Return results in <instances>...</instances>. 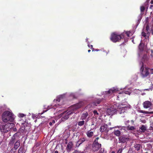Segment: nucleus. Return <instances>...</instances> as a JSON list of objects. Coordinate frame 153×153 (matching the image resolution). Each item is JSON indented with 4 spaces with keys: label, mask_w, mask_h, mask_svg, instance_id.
<instances>
[{
    "label": "nucleus",
    "mask_w": 153,
    "mask_h": 153,
    "mask_svg": "<svg viewBox=\"0 0 153 153\" xmlns=\"http://www.w3.org/2000/svg\"><path fill=\"white\" fill-rule=\"evenodd\" d=\"M134 147L135 148V149L137 150L138 151L140 149V144H137L135 145Z\"/></svg>",
    "instance_id": "27"
},
{
    "label": "nucleus",
    "mask_w": 153,
    "mask_h": 153,
    "mask_svg": "<svg viewBox=\"0 0 153 153\" xmlns=\"http://www.w3.org/2000/svg\"><path fill=\"white\" fill-rule=\"evenodd\" d=\"M149 28V25L146 22V23L145 24L144 26L143 31L142 33V36L146 39L148 38L149 35V33L148 31Z\"/></svg>",
    "instance_id": "8"
},
{
    "label": "nucleus",
    "mask_w": 153,
    "mask_h": 153,
    "mask_svg": "<svg viewBox=\"0 0 153 153\" xmlns=\"http://www.w3.org/2000/svg\"><path fill=\"white\" fill-rule=\"evenodd\" d=\"M70 96L72 97L73 98L75 97L74 94V93H71L70 94Z\"/></svg>",
    "instance_id": "41"
},
{
    "label": "nucleus",
    "mask_w": 153,
    "mask_h": 153,
    "mask_svg": "<svg viewBox=\"0 0 153 153\" xmlns=\"http://www.w3.org/2000/svg\"><path fill=\"white\" fill-rule=\"evenodd\" d=\"M134 40H133V39L132 40V42H134Z\"/></svg>",
    "instance_id": "57"
},
{
    "label": "nucleus",
    "mask_w": 153,
    "mask_h": 153,
    "mask_svg": "<svg viewBox=\"0 0 153 153\" xmlns=\"http://www.w3.org/2000/svg\"><path fill=\"white\" fill-rule=\"evenodd\" d=\"M91 49L93 50L92 51H94V48L92 47L93 46H92V45H91Z\"/></svg>",
    "instance_id": "49"
},
{
    "label": "nucleus",
    "mask_w": 153,
    "mask_h": 153,
    "mask_svg": "<svg viewBox=\"0 0 153 153\" xmlns=\"http://www.w3.org/2000/svg\"><path fill=\"white\" fill-rule=\"evenodd\" d=\"M141 66L140 69V73L143 78L147 76L149 74L150 68L143 65V62L140 63Z\"/></svg>",
    "instance_id": "5"
},
{
    "label": "nucleus",
    "mask_w": 153,
    "mask_h": 153,
    "mask_svg": "<svg viewBox=\"0 0 153 153\" xmlns=\"http://www.w3.org/2000/svg\"><path fill=\"white\" fill-rule=\"evenodd\" d=\"M140 112L144 114H153V111L151 112L146 111L143 110H140Z\"/></svg>",
    "instance_id": "25"
},
{
    "label": "nucleus",
    "mask_w": 153,
    "mask_h": 153,
    "mask_svg": "<svg viewBox=\"0 0 153 153\" xmlns=\"http://www.w3.org/2000/svg\"><path fill=\"white\" fill-rule=\"evenodd\" d=\"M14 143V139L12 138L10 141L9 143V145L10 146H13Z\"/></svg>",
    "instance_id": "29"
},
{
    "label": "nucleus",
    "mask_w": 153,
    "mask_h": 153,
    "mask_svg": "<svg viewBox=\"0 0 153 153\" xmlns=\"http://www.w3.org/2000/svg\"><path fill=\"white\" fill-rule=\"evenodd\" d=\"M13 123H7V124L0 125V130L2 132H7L14 126Z\"/></svg>",
    "instance_id": "6"
},
{
    "label": "nucleus",
    "mask_w": 153,
    "mask_h": 153,
    "mask_svg": "<svg viewBox=\"0 0 153 153\" xmlns=\"http://www.w3.org/2000/svg\"><path fill=\"white\" fill-rule=\"evenodd\" d=\"M49 124L50 126H51L53 125V124L51 121H50V122L49 123Z\"/></svg>",
    "instance_id": "46"
},
{
    "label": "nucleus",
    "mask_w": 153,
    "mask_h": 153,
    "mask_svg": "<svg viewBox=\"0 0 153 153\" xmlns=\"http://www.w3.org/2000/svg\"><path fill=\"white\" fill-rule=\"evenodd\" d=\"M141 94L142 95H145V93H142Z\"/></svg>",
    "instance_id": "51"
},
{
    "label": "nucleus",
    "mask_w": 153,
    "mask_h": 153,
    "mask_svg": "<svg viewBox=\"0 0 153 153\" xmlns=\"http://www.w3.org/2000/svg\"><path fill=\"white\" fill-rule=\"evenodd\" d=\"M114 152H112L111 153H114Z\"/></svg>",
    "instance_id": "59"
},
{
    "label": "nucleus",
    "mask_w": 153,
    "mask_h": 153,
    "mask_svg": "<svg viewBox=\"0 0 153 153\" xmlns=\"http://www.w3.org/2000/svg\"><path fill=\"white\" fill-rule=\"evenodd\" d=\"M85 121L84 120L80 121L78 123V125L79 126H82L84 123Z\"/></svg>",
    "instance_id": "32"
},
{
    "label": "nucleus",
    "mask_w": 153,
    "mask_h": 153,
    "mask_svg": "<svg viewBox=\"0 0 153 153\" xmlns=\"http://www.w3.org/2000/svg\"><path fill=\"white\" fill-rule=\"evenodd\" d=\"M20 143L19 141H17L16 142L14 145V148L16 149L20 146Z\"/></svg>",
    "instance_id": "18"
},
{
    "label": "nucleus",
    "mask_w": 153,
    "mask_h": 153,
    "mask_svg": "<svg viewBox=\"0 0 153 153\" xmlns=\"http://www.w3.org/2000/svg\"><path fill=\"white\" fill-rule=\"evenodd\" d=\"M114 134L117 136H119L120 134V131L119 130H117L114 131Z\"/></svg>",
    "instance_id": "28"
},
{
    "label": "nucleus",
    "mask_w": 153,
    "mask_h": 153,
    "mask_svg": "<svg viewBox=\"0 0 153 153\" xmlns=\"http://www.w3.org/2000/svg\"><path fill=\"white\" fill-rule=\"evenodd\" d=\"M146 153H147V152H146Z\"/></svg>",
    "instance_id": "61"
},
{
    "label": "nucleus",
    "mask_w": 153,
    "mask_h": 153,
    "mask_svg": "<svg viewBox=\"0 0 153 153\" xmlns=\"http://www.w3.org/2000/svg\"><path fill=\"white\" fill-rule=\"evenodd\" d=\"M131 91L130 89L128 90L125 89L124 90L122 91V93H119L118 95L117 96V99L119 100V98L120 97L124 96L125 94L130 95L131 92Z\"/></svg>",
    "instance_id": "9"
},
{
    "label": "nucleus",
    "mask_w": 153,
    "mask_h": 153,
    "mask_svg": "<svg viewBox=\"0 0 153 153\" xmlns=\"http://www.w3.org/2000/svg\"><path fill=\"white\" fill-rule=\"evenodd\" d=\"M73 145V143L71 142L68 143L66 147V149L68 151H69L71 150V149Z\"/></svg>",
    "instance_id": "16"
},
{
    "label": "nucleus",
    "mask_w": 153,
    "mask_h": 153,
    "mask_svg": "<svg viewBox=\"0 0 153 153\" xmlns=\"http://www.w3.org/2000/svg\"><path fill=\"white\" fill-rule=\"evenodd\" d=\"M24 150L22 148H20L19 150V153H23Z\"/></svg>",
    "instance_id": "33"
},
{
    "label": "nucleus",
    "mask_w": 153,
    "mask_h": 153,
    "mask_svg": "<svg viewBox=\"0 0 153 153\" xmlns=\"http://www.w3.org/2000/svg\"><path fill=\"white\" fill-rule=\"evenodd\" d=\"M56 120V119L54 117H52L51 119H49V121H52L51 122L53 124H54L55 123Z\"/></svg>",
    "instance_id": "30"
},
{
    "label": "nucleus",
    "mask_w": 153,
    "mask_h": 153,
    "mask_svg": "<svg viewBox=\"0 0 153 153\" xmlns=\"http://www.w3.org/2000/svg\"><path fill=\"white\" fill-rule=\"evenodd\" d=\"M116 109L113 107H111L108 108L107 110V114L109 115H113L116 112Z\"/></svg>",
    "instance_id": "11"
},
{
    "label": "nucleus",
    "mask_w": 153,
    "mask_h": 153,
    "mask_svg": "<svg viewBox=\"0 0 153 153\" xmlns=\"http://www.w3.org/2000/svg\"><path fill=\"white\" fill-rule=\"evenodd\" d=\"M74 153H77V151H75Z\"/></svg>",
    "instance_id": "55"
},
{
    "label": "nucleus",
    "mask_w": 153,
    "mask_h": 153,
    "mask_svg": "<svg viewBox=\"0 0 153 153\" xmlns=\"http://www.w3.org/2000/svg\"><path fill=\"white\" fill-rule=\"evenodd\" d=\"M100 100H98L97 101V102L96 103L94 102V103H93V105H97V104H99V103L100 102Z\"/></svg>",
    "instance_id": "39"
},
{
    "label": "nucleus",
    "mask_w": 153,
    "mask_h": 153,
    "mask_svg": "<svg viewBox=\"0 0 153 153\" xmlns=\"http://www.w3.org/2000/svg\"><path fill=\"white\" fill-rule=\"evenodd\" d=\"M116 106L117 107V111L120 114L126 113V111L130 108V106L127 102L124 104H117Z\"/></svg>",
    "instance_id": "4"
},
{
    "label": "nucleus",
    "mask_w": 153,
    "mask_h": 153,
    "mask_svg": "<svg viewBox=\"0 0 153 153\" xmlns=\"http://www.w3.org/2000/svg\"><path fill=\"white\" fill-rule=\"evenodd\" d=\"M94 133L93 131H88L87 133V135L89 137H91L93 135Z\"/></svg>",
    "instance_id": "21"
},
{
    "label": "nucleus",
    "mask_w": 153,
    "mask_h": 153,
    "mask_svg": "<svg viewBox=\"0 0 153 153\" xmlns=\"http://www.w3.org/2000/svg\"><path fill=\"white\" fill-rule=\"evenodd\" d=\"M25 115L24 114L21 113H19L18 114V116L19 117H22Z\"/></svg>",
    "instance_id": "36"
},
{
    "label": "nucleus",
    "mask_w": 153,
    "mask_h": 153,
    "mask_svg": "<svg viewBox=\"0 0 153 153\" xmlns=\"http://www.w3.org/2000/svg\"><path fill=\"white\" fill-rule=\"evenodd\" d=\"M88 51V52H90V51H91V50H89Z\"/></svg>",
    "instance_id": "56"
},
{
    "label": "nucleus",
    "mask_w": 153,
    "mask_h": 153,
    "mask_svg": "<svg viewBox=\"0 0 153 153\" xmlns=\"http://www.w3.org/2000/svg\"><path fill=\"white\" fill-rule=\"evenodd\" d=\"M85 139L84 138H81L77 142V144H79V145H80L82 143L85 141Z\"/></svg>",
    "instance_id": "24"
},
{
    "label": "nucleus",
    "mask_w": 153,
    "mask_h": 153,
    "mask_svg": "<svg viewBox=\"0 0 153 153\" xmlns=\"http://www.w3.org/2000/svg\"><path fill=\"white\" fill-rule=\"evenodd\" d=\"M149 0H147L140 7V10H147L148 7V3Z\"/></svg>",
    "instance_id": "12"
},
{
    "label": "nucleus",
    "mask_w": 153,
    "mask_h": 153,
    "mask_svg": "<svg viewBox=\"0 0 153 153\" xmlns=\"http://www.w3.org/2000/svg\"><path fill=\"white\" fill-rule=\"evenodd\" d=\"M88 39H86V42H87V43H88V47H90V45H89V43H88V41H87V40H88Z\"/></svg>",
    "instance_id": "44"
},
{
    "label": "nucleus",
    "mask_w": 153,
    "mask_h": 153,
    "mask_svg": "<svg viewBox=\"0 0 153 153\" xmlns=\"http://www.w3.org/2000/svg\"><path fill=\"white\" fill-rule=\"evenodd\" d=\"M33 115H32V117H33Z\"/></svg>",
    "instance_id": "60"
},
{
    "label": "nucleus",
    "mask_w": 153,
    "mask_h": 153,
    "mask_svg": "<svg viewBox=\"0 0 153 153\" xmlns=\"http://www.w3.org/2000/svg\"><path fill=\"white\" fill-rule=\"evenodd\" d=\"M101 152H102V153H106V152H105L104 151V149H103L102 150H101Z\"/></svg>",
    "instance_id": "47"
},
{
    "label": "nucleus",
    "mask_w": 153,
    "mask_h": 153,
    "mask_svg": "<svg viewBox=\"0 0 153 153\" xmlns=\"http://www.w3.org/2000/svg\"><path fill=\"white\" fill-rule=\"evenodd\" d=\"M124 34L123 33V34L120 35L117 33H113L111 34L110 39L113 42H116L119 41L122 39V36H123Z\"/></svg>",
    "instance_id": "7"
},
{
    "label": "nucleus",
    "mask_w": 153,
    "mask_h": 153,
    "mask_svg": "<svg viewBox=\"0 0 153 153\" xmlns=\"http://www.w3.org/2000/svg\"><path fill=\"white\" fill-rule=\"evenodd\" d=\"M149 59V58L146 55H144L143 57L142 60H143L145 62H146Z\"/></svg>",
    "instance_id": "22"
},
{
    "label": "nucleus",
    "mask_w": 153,
    "mask_h": 153,
    "mask_svg": "<svg viewBox=\"0 0 153 153\" xmlns=\"http://www.w3.org/2000/svg\"><path fill=\"white\" fill-rule=\"evenodd\" d=\"M107 128V126L106 125H104L101 126L100 128V131L101 132H102L106 130Z\"/></svg>",
    "instance_id": "15"
},
{
    "label": "nucleus",
    "mask_w": 153,
    "mask_h": 153,
    "mask_svg": "<svg viewBox=\"0 0 153 153\" xmlns=\"http://www.w3.org/2000/svg\"><path fill=\"white\" fill-rule=\"evenodd\" d=\"M143 10H141V12H143Z\"/></svg>",
    "instance_id": "58"
},
{
    "label": "nucleus",
    "mask_w": 153,
    "mask_h": 153,
    "mask_svg": "<svg viewBox=\"0 0 153 153\" xmlns=\"http://www.w3.org/2000/svg\"><path fill=\"white\" fill-rule=\"evenodd\" d=\"M151 33L152 35H153V26L152 27L151 30Z\"/></svg>",
    "instance_id": "42"
},
{
    "label": "nucleus",
    "mask_w": 153,
    "mask_h": 153,
    "mask_svg": "<svg viewBox=\"0 0 153 153\" xmlns=\"http://www.w3.org/2000/svg\"><path fill=\"white\" fill-rule=\"evenodd\" d=\"M101 147V144H93L92 150L94 151L98 150Z\"/></svg>",
    "instance_id": "13"
},
{
    "label": "nucleus",
    "mask_w": 153,
    "mask_h": 153,
    "mask_svg": "<svg viewBox=\"0 0 153 153\" xmlns=\"http://www.w3.org/2000/svg\"><path fill=\"white\" fill-rule=\"evenodd\" d=\"M95 51H99V50L98 49H96L95 50Z\"/></svg>",
    "instance_id": "52"
},
{
    "label": "nucleus",
    "mask_w": 153,
    "mask_h": 153,
    "mask_svg": "<svg viewBox=\"0 0 153 153\" xmlns=\"http://www.w3.org/2000/svg\"><path fill=\"white\" fill-rule=\"evenodd\" d=\"M146 129V127L144 125H142L140 128V131L141 132H144Z\"/></svg>",
    "instance_id": "19"
},
{
    "label": "nucleus",
    "mask_w": 153,
    "mask_h": 153,
    "mask_svg": "<svg viewBox=\"0 0 153 153\" xmlns=\"http://www.w3.org/2000/svg\"><path fill=\"white\" fill-rule=\"evenodd\" d=\"M84 105V103L83 102H81L76 104L72 105L70 107L69 109L66 111H65L59 115H58L59 113L61 112V111L60 110L57 109L58 110V112L54 113V114H57L58 115V118H60L62 117V120L64 121L65 120L67 119L69 117L70 115L73 113H75L76 111L78 108H80L81 107Z\"/></svg>",
    "instance_id": "1"
},
{
    "label": "nucleus",
    "mask_w": 153,
    "mask_h": 153,
    "mask_svg": "<svg viewBox=\"0 0 153 153\" xmlns=\"http://www.w3.org/2000/svg\"><path fill=\"white\" fill-rule=\"evenodd\" d=\"M93 114H94V115L96 117H97L98 116V115H99L98 113L97 112V111L96 110H94L93 111Z\"/></svg>",
    "instance_id": "31"
},
{
    "label": "nucleus",
    "mask_w": 153,
    "mask_h": 153,
    "mask_svg": "<svg viewBox=\"0 0 153 153\" xmlns=\"http://www.w3.org/2000/svg\"><path fill=\"white\" fill-rule=\"evenodd\" d=\"M129 120H127V121H126V122H127V123H129Z\"/></svg>",
    "instance_id": "54"
},
{
    "label": "nucleus",
    "mask_w": 153,
    "mask_h": 153,
    "mask_svg": "<svg viewBox=\"0 0 153 153\" xmlns=\"http://www.w3.org/2000/svg\"><path fill=\"white\" fill-rule=\"evenodd\" d=\"M144 47V45L141 43H140L139 46V49L140 51H142L143 50Z\"/></svg>",
    "instance_id": "23"
},
{
    "label": "nucleus",
    "mask_w": 153,
    "mask_h": 153,
    "mask_svg": "<svg viewBox=\"0 0 153 153\" xmlns=\"http://www.w3.org/2000/svg\"><path fill=\"white\" fill-rule=\"evenodd\" d=\"M64 95L65 94H63L58 96L56 99L54 100L52 105L48 106V109L47 110H44V111H45V112H46L50 109H52V110H54L55 109L63 104V97L64 96Z\"/></svg>",
    "instance_id": "2"
},
{
    "label": "nucleus",
    "mask_w": 153,
    "mask_h": 153,
    "mask_svg": "<svg viewBox=\"0 0 153 153\" xmlns=\"http://www.w3.org/2000/svg\"><path fill=\"white\" fill-rule=\"evenodd\" d=\"M55 153H58V152L57 151H56L55 152Z\"/></svg>",
    "instance_id": "53"
},
{
    "label": "nucleus",
    "mask_w": 153,
    "mask_h": 153,
    "mask_svg": "<svg viewBox=\"0 0 153 153\" xmlns=\"http://www.w3.org/2000/svg\"><path fill=\"white\" fill-rule=\"evenodd\" d=\"M151 4H153V0H152L150 2Z\"/></svg>",
    "instance_id": "50"
},
{
    "label": "nucleus",
    "mask_w": 153,
    "mask_h": 153,
    "mask_svg": "<svg viewBox=\"0 0 153 153\" xmlns=\"http://www.w3.org/2000/svg\"><path fill=\"white\" fill-rule=\"evenodd\" d=\"M98 139H99L98 137L97 138L95 139V140H94V142L93 144H99L98 143Z\"/></svg>",
    "instance_id": "38"
},
{
    "label": "nucleus",
    "mask_w": 153,
    "mask_h": 153,
    "mask_svg": "<svg viewBox=\"0 0 153 153\" xmlns=\"http://www.w3.org/2000/svg\"><path fill=\"white\" fill-rule=\"evenodd\" d=\"M151 103L148 101H146L143 103V107L145 108H148L151 106Z\"/></svg>",
    "instance_id": "14"
},
{
    "label": "nucleus",
    "mask_w": 153,
    "mask_h": 153,
    "mask_svg": "<svg viewBox=\"0 0 153 153\" xmlns=\"http://www.w3.org/2000/svg\"><path fill=\"white\" fill-rule=\"evenodd\" d=\"M123 151V149L122 148L119 149L117 151V153H121Z\"/></svg>",
    "instance_id": "40"
},
{
    "label": "nucleus",
    "mask_w": 153,
    "mask_h": 153,
    "mask_svg": "<svg viewBox=\"0 0 153 153\" xmlns=\"http://www.w3.org/2000/svg\"><path fill=\"white\" fill-rule=\"evenodd\" d=\"M149 70H150L151 73L152 74H153V68L150 69Z\"/></svg>",
    "instance_id": "45"
},
{
    "label": "nucleus",
    "mask_w": 153,
    "mask_h": 153,
    "mask_svg": "<svg viewBox=\"0 0 153 153\" xmlns=\"http://www.w3.org/2000/svg\"><path fill=\"white\" fill-rule=\"evenodd\" d=\"M120 89H119L117 88H113L110 89L109 91H106V93L107 95L109 96L111 94L114 93L116 92L119 91Z\"/></svg>",
    "instance_id": "10"
},
{
    "label": "nucleus",
    "mask_w": 153,
    "mask_h": 153,
    "mask_svg": "<svg viewBox=\"0 0 153 153\" xmlns=\"http://www.w3.org/2000/svg\"><path fill=\"white\" fill-rule=\"evenodd\" d=\"M15 116L11 111H7L4 112L2 116V120L3 122L7 123H12L15 119Z\"/></svg>",
    "instance_id": "3"
},
{
    "label": "nucleus",
    "mask_w": 153,
    "mask_h": 153,
    "mask_svg": "<svg viewBox=\"0 0 153 153\" xmlns=\"http://www.w3.org/2000/svg\"><path fill=\"white\" fill-rule=\"evenodd\" d=\"M149 8L151 9H153V5H152V4L150 6Z\"/></svg>",
    "instance_id": "43"
},
{
    "label": "nucleus",
    "mask_w": 153,
    "mask_h": 153,
    "mask_svg": "<svg viewBox=\"0 0 153 153\" xmlns=\"http://www.w3.org/2000/svg\"><path fill=\"white\" fill-rule=\"evenodd\" d=\"M141 121L143 123H145L146 122V121L145 120H141Z\"/></svg>",
    "instance_id": "48"
},
{
    "label": "nucleus",
    "mask_w": 153,
    "mask_h": 153,
    "mask_svg": "<svg viewBox=\"0 0 153 153\" xmlns=\"http://www.w3.org/2000/svg\"><path fill=\"white\" fill-rule=\"evenodd\" d=\"M128 128L130 130H133L135 128L132 126H128Z\"/></svg>",
    "instance_id": "35"
},
{
    "label": "nucleus",
    "mask_w": 153,
    "mask_h": 153,
    "mask_svg": "<svg viewBox=\"0 0 153 153\" xmlns=\"http://www.w3.org/2000/svg\"><path fill=\"white\" fill-rule=\"evenodd\" d=\"M149 89H145L142 90H134V92L136 94H139L140 93L143 91H144L145 90H149Z\"/></svg>",
    "instance_id": "17"
},
{
    "label": "nucleus",
    "mask_w": 153,
    "mask_h": 153,
    "mask_svg": "<svg viewBox=\"0 0 153 153\" xmlns=\"http://www.w3.org/2000/svg\"><path fill=\"white\" fill-rule=\"evenodd\" d=\"M119 140L121 142L124 143L125 141V138L123 137H120L119 138Z\"/></svg>",
    "instance_id": "26"
},
{
    "label": "nucleus",
    "mask_w": 153,
    "mask_h": 153,
    "mask_svg": "<svg viewBox=\"0 0 153 153\" xmlns=\"http://www.w3.org/2000/svg\"><path fill=\"white\" fill-rule=\"evenodd\" d=\"M125 33L126 34L127 36L128 37H129V36H131L132 34V33H131V32L129 31L126 32Z\"/></svg>",
    "instance_id": "34"
},
{
    "label": "nucleus",
    "mask_w": 153,
    "mask_h": 153,
    "mask_svg": "<svg viewBox=\"0 0 153 153\" xmlns=\"http://www.w3.org/2000/svg\"><path fill=\"white\" fill-rule=\"evenodd\" d=\"M150 130L153 131V122L150 124Z\"/></svg>",
    "instance_id": "37"
},
{
    "label": "nucleus",
    "mask_w": 153,
    "mask_h": 153,
    "mask_svg": "<svg viewBox=\"0 0 153 153\" xmlns=\"http://www.w3.org/2000/svg\"><path fill=\"white\" fill-rule=\"evenodd\" d=\"M88 113L86 112L83 113L81 117V118L82 120L85 119L88 116Z\"/></svg>",
    "instance_id": "20"
}]
</instances>
